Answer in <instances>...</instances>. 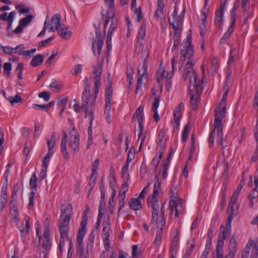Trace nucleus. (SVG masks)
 I'll use <instances>...</instances> for the list:
<instances>
[{
  "instance_id": "f257e3e1",
  "label": "nucleus",
  "mask_w": 258,
  "mask_h": 258,
  "mask_svg": "<svg viewBox=\"0 0 258 258\" xmlns=\"http://www.w3.org/2000/svg\"><path fill=\"white\" fill-rule=\"evenodd\" d=\"M161 181L158 175L155 176L154 182L153 190L152 195L148 198L147 204L152 209V223L155 224L158 229L156 233V240H160L161 238V234L163 227L165 223L164 217L165 203L161 205L160 212L158 204V198L159 193L161 191Z\"/></svg>"
},
{
  "instance_id": "f03ea898",
  "label": "nucleus",
  "mask_w": 258,
  "mask_h": 258,
  "mask_svg": "<svg viewBox=\"0 0 258 258\" xmlns=\"http://www.w3.org/2000/svg\"><path fill=\"white\" fill-rule=\"evenodd\" d=\"M191 42V34H189L186 37V41L180 46V53L182 56L179 60L178 68L180 70L182 67L184 60L186 59H187L183 69L182 78L184 81L189 80L188 87H197L198 84V82L197 81V75L193 68L194 62L192 56L194 53V49Z\"/></svg>"
},
{
  "instance_id": "7ed1b4c3",
  "label": "nucleus",
  "mask_w": 258,
  "mask_h": 258,
  "mask_svg": "<svg viewBox=\"0 0 258 258\" xmlns=\"http://www.w3.org/2000/svg\"><path fill=\"white\" fill-rule=\"evenodd\" d=\"M224 90L225 92L222 96V98L220 102L218 104L217 107L215 110V119L214 124V128L212 130L210 138L209 139V147L211 148L213 146L215 137L217 134V143L222 146L223 135V126L224 122V118L226 115V100L228 93V89L224 86Z\"/></svg>"
},
{
  "instance_id": "20e7f679",
  "label": "nucleus",
  "mask_w": 258,
  "mask_h": 258,
  "mask_svg": "<svg viewBox=\"0 0 258 258\" xmlns=\"http://www.w3.org/2000/svg\"><path fill=\"white\" fill-rule=\"evenodd\" d=\"M178 61V57L176 55H174L171 60V70L168 73H166L165 67L160 64L158 71L157 72V81L159 85L158 89L156 90L154 88L152 90V95L154 96L155 100L157 99L160 101V97L162 91V83L164 79L165 80V85L167 88V91H169L170 88L172 83V78L173 75V71L175 70V63Z\"/></svg>"
},
{
  "instance_id": "39448f33",
  "label": "nucleus",
  "mask_w": 258,
  "mask_h": 258,
  "mask_svg": "<svg viewBox=\"0 0 258 258\" xmlns=\"http://www.w3.org/2000/svg\"><path fill=\"white\" fill-rule=\"evenodd\" d=\"M185 12V8H184L182 10L181 14L179 16L176 17L177 15V11L176 9L175 8L172 14L174 20L171 21L170 18L168 19L169 24L172 26V29H173V32L174 33L173 48H176L178 45V39L181 32Z\"/></svg>"
},
{
  "instance_id": "423d86ee",
  "label": "nucleus",
  "mask_w": 258,
  "mask_h": 258,
  "mask_svg": "<svg viewBox=\"0 0 258 258\" xmlns=\"http://www.w3.org/2000/svg\"><path fill=\"white\" fill-rule=\"evenodd\" d=\"M87 224V216L86 215L83 216L77 233V254L79 258H88L89 257L88 251H84V245L83 244V238L86 234Z\"/></svg>"
},
{
  "instance_id": "0eeeda50",
  "label": "nucleus",
  "mask_w": 258,
  "mask_h": 258,
  "mask_svg": "<svg viewBox=\"0 0 258 258\" xmlns=\"http://www.w3.org/2000/svg\"><path fill=\"white\" fill-rule=\"evenodd\" d=\"M103 60L98 61L96 65L92 66V76L94 82V94L92 95V101L90 106L94 107L95 100L101 86V77L103 70Z\"/></svg>"
},
{
  "instance_id": "6e6552de",
  "label": "nucleus",
  "mask_w": 258,
  "mask_h": 258,
  "mask_svg": "<svg viewBox=\"0 0 258 258\" xmlns=\"http://www.w3.org/2000/svg\"><path fill=\"white\" fill-rule=\"evenodd\" d=\"M57 225L60 235L59 249V251L62 252L66 245V242H69L70 246V249L71 248L72 246V240L69 236L70 221L58 220Z\"/></svg>"
},
{
  "instance_id": "1a4fd4ad",
  "label": "nucleus",
  "mask_w": 258,
  "mask_h": 258,
  "mask_svg": "<svg viewBox=\"0 0 258 258\" xmlns=\"http://www.w3.org/2000/svg\"><path fill=\"white\" fill-rule=\"evenodd\" d=\"M203 89V81L202 79L198 81V86L188 87L189 94L190 96V106L194 109H196L198 106Z\"/></svg>"
},
{
  "instance_id": "9d476101",
  "label": "nucleus",
  "mask_w": 258,
  "mask_h": 258,
  "mask_svg": "<svg viewBox=\"0 0 258 258\" xmlns=\"http://www.w3.org/2000/svg\"><path fill=\"white\" fill-rule=\"evenodd\" d=\"M90 86L87 79L84 84V90L82 97V104L81 108L85 112V117H88L91 123L93 119V111L92 108L90 110L88 108V97L90 96Z\"/></svg>"
},
{
  "instance_id": "9b49d317",
  "label": "nucleus",
  "mask_w": 258,
  "mask_h": 258,
  "mask_svg": "<svg viewBox=\"0 0 258 258\" xmlns=\"http://www.w3.org/2000/svg\"><path fill=\"white\" fill-rule=\"evenodd\" d=\"M171 193L169 206L171 210L175 209V216L179 217L180 214H183L185 212L184 202L182 199L178 197L172 190H171Z\"/></svg>"
},
{
  "instance_id": "f8f14e48",
  "label": "nucleus",
  "mask_w": 258,
  "mask_h": 258,
  "mask_svg": "<svg viewBox=\"0 0 258 258\" xmlns=\"http://www.w3.org/2000/svg\"><path fill=\"white\" fill-rule=\"evenodd\" d=\"M68 149L73 154H76L80 150V137L74 127L69 133Z\"/></svg>"
},
{
  "instance_id": "ddd939ff",
  "label": "nucleus",
  "mask_w": 258,
  "mask_h": 258,
  "mask_svg": "<svg viewBox=\"0 0 258 258\" xmlns=\"http://www.w3.org/2000/svg\"><path fill=\"white\" fill-rule=\"evenodd\" d=\"M258 246L256 242L252 240H249L241 254V258H257Z\"/></svg>"
},
{
  "instance_id": "4468645a",
  "label": "nucleus",
  "mask_w": 258,
  "mask_h": 258,
  "mask_svg": "<svg viewBox=\"0 0 258 258\" xmlns=\"http://www.w3.org/2000/svg\"><path fill=\"white\" fill-rule=\"evenodd\" d=\"M184 109V104L181 102L175 108L173 111V118L170 120L171 124L173 129V132H177L179 130L180 125V119L182 115V111Z\"/></svg>"
},
{
  "instance_id": "2eb2a0df",
  "label": "nucleus",
  "mask_w": 258,
  "mask_h": 258,
  "mask_svg": "<svg viewBox=\"0 0 258 258\" xmlns=\"http://www.w3.org/2000/svg\"><path fill=\"white\" fill-rule=\"evenodd\" d=\"M221 233L219 234L217 240L216 249L218 251H223L224 241L226 237H229L231 232L230 225H226V227L221 226Z\"/></svg>"
},
{
  "instance_id": "dca6fc26",
  "label": "nucleus",
  "mask_w": 258,
  "mask_h": 258,
  "mask_svg": "<svg viewBox=\"0 0 258 258\" xmlns=\"http://www.w3.org/2000/svg\"><path fill=\"white\" fill-rule=\"evenodd\" d=\"M37 178L35 172H34L30 179L29 186L31 188V192L29 197L28 208L31 209L34 204V197L35 191L37 190Z\"/></svg>"
},
{
  "instance_id": "f3484780",
  "label": "nucleus",
  "mask_w": 258,
  "mask_h": 258,
  "mask_svg": "<svg viewBox=\"0 0 258 258\" xmlns=\"http://www.w3.org/2000/svg\"><path fill=\"white\" fill-rule=\"evenodd\" d=\"M73 215V208L71 204H67L61 206V213L58 220L70 221Z\"/></svg>"
},
{
  "instance_id": "a211bd4d",
  "label": "nucleus",
  "mask_w": 258,
  "mask_h": 258,
  "mask_svg": "<svg viewBox=\"0 0 258 258\" xmlns=\"http://www.w3.org/2000/svg\"><path fill=\"white\" fill-rule=\"evenodd\" d=\"M30 217L26 215L24 221H20L17 223L18 228L19 229L22 237L28 235L29 232L30 225L29 224Z\"/></svg>"
},
{
  "instance_id": "6ab92c4d",
  "label": "nucleus",
  "mask_w": 258,
  "mask_h": 258,
  "mask_svg": "<svg viewBox=\"0 0 258 258\" xmlns=\"http://www.w3.org/2000/svg\"><path fill=\"white\" fill-rule=\"evenodd\" d=\"M138 131L139 132L138 141H140L139 149L141 150L143 145L148 143L149 134L147 131H144V126H139Z\"/></svg>"
},
{
  "instance_id": "aec40b11",
  "label": "nucleus",
  "mask_w": 258,
  "mask_h": 258,
  "mask_svg": "<svg viewBox=\"0 0 258 258\" xmlns=\"http://www.w3.org/2000/svg\"><path fill=\"white\" fill-rule=\"evenodd\" d=\"M34 16L32 15H29L26 17L20 20L19 25L14 30V33L18 34L22 32L23 30V27L28 25L33 20Z\"/></svg>"
},
{
  "instance_id": "412c9836",
  "label": "nucleus",
  "mask_w": 258,
  "mask_h": 258,
  "mask_svg": "<svg viewBox=\"0 0 258 258\" xmlns=\"http://www.w3.org/2000/svg\"><path fill=\"white\" fill-rule=\"evenodd\" d=\"M61 20V16L58 14L52 16L51 18L50 26L48 29V32H52L58 30L60 27Z\"/></svg>"
},
{
  "instance_id": "4be33fe9",
  "label": "nucleus",
  "mask_w": 258,
  "mask_h": 258,
  "mask_svg": "<svg viewBox=\"0 0 258 258\" xmlns=\"http://www.w3.org/2000/svg\"><path fill=\"white\" fill-rule=\"evenodd\" d=\"M224 13V4H222L219 9L216 12V16L215 18L214 23L218 28H220L223 22V16Z\"/></svg>"
},
{
  "instance_id": "5701e85b",
  "label": "nucleus",
  "mask_w": 258,
  "mask_h": 258,
  "mask_svg": "<svg viewBox=\"0 0 258 258\" xmlns=\"http://www.w3.org/2000/svg\"><path fill=\"white\" fill-rule=\"evenodd\" d=\"M144 106L141 105L136 110L133 116V119L136 118L138 120L139 126H144L143 120L144 118Z\"/></svg>"
},
{
  "instance_id": "b1692460",
  "label": "nucleus",
  "mask_w": 258,
  "mask_h": 258,
  "mask_svg": "<svg viewBox=\"0 0 258 258\" xmlns=\"http://www.w3.org/2000/svg\"><path fill=\"white\" fill-rule=\"evenodd\" d=\"M254 184L255 187L252 189L248 195V199L250 201L249 206L251 208L253 206V200L258 197V191L257 190L258 187V176H254Z\"/></svg>"
},
{
  "instance_id": "393cba45",
  "label": "nucleus",
  "mask_w": 258,
  "mask_h": 258,
  "mask_svg": "<svg viewBox=\"0 0 258 258\" xmlns=\"http://www.w3.org/2000/svg\"><path fill=\"white\" fill-rule=\"evenodd\" d=\"M67 141H68V135L66 132L63 133V137L61 139L60 147L61 151L64 158L66 159H69V152L67 150Z\"/></svg>"
},
{
  "instance_id": "a878e982",
  "label": "nucleus",
  "mask_w": 258,
  "mask_h": 258,
  "mask_svg": "<svg viewBox=\"0 0 258 258\" xmlns=\"http://www.w3.org/2000/svg\"><path fill=\"white\" fill-rule=\"evenodd\" d=\"M236 252V242L234 238H231L229 241L228 246V253L225 258H234Z\"/></svg>"
},
{
  "instance_id": "bb28decb",
  "label": "nucleus",
  "mask_w": 258,
  "mask_h": 258,
  "mask_svg": "<svg viewBox=\"0 0 258 258\" xmlns=\"http://www.w3.org/2000/svg\"><path fill=\"white\" fill-rule=\"evenodd\" d=\"M164 8V2H157V8L154 13V17L157 20L163 17Z\"/></svg>"
},
{
  "instance_id": "cd10ccee",
  "label": "nucleus",
  "mask_w": 258,
  "mask_h": 258,
  "mask_svg": "<svg viewBox=\"0 0 258 258\" xmlns=\"http://www.w3.org/2000/svg\"><path fill=\"white\" fill-rule=\"evenodd\" d=\"M10 214L11 222L17 223L19 220V213L17 205H14L13 206H10Z\"/></svg>"
},
{
  "instance_id": "c85d7f7f",
  "label": "nucleus",
  "mask_w": 258,
  "mask_h": 258,
  "mask_svg": "<svg viewBox=\"0 0 258 258\" xmlns=\"http://www.w3.org/2000/svg\"><path fill=\"white\" fill-rule=\"evenodd\" d=\"M254 138L257 143L256 148L252 157L251 161L255 162L258 160V120H256V125L254 128Z\"/></svg>"
},
{
  "instance_id": "c756f323",
  "label": "nucleus",
  "mask_w": 258,
  "mask_h": 258,
  "mask_svg": "<svg viewBox=\"0 0 258 258\" xmlns=\"http://www.w3.org/2000/svg\"><path fill=\"white\" fill-rule=\"evenodd\" d=\"M130 208L135 210H140L142 208L141 201L139 199L132 198L129 202Z\"/></svg>"
},
{
  "instance_id": "7c9ffc66",
  "label": "nucleus",
  "mask_w": 258,
  "mask_h": 258,
  "mask_svg": "<svg viewBox=\"0 0 258 258\" xmlns=\"http://www.w3.org/2000/svg\"><path fill=\"white\" fill-rule=\"evenodd\" d=\"M163 153L161 150L156 154L155 157L153 159L151 162V164L154 171H155L156 170L157 167L163 157Z\"/></svg>"
},
{
  "instance_id": "2f4dec72",
  "label": "nucleus",
  "mask_w": 258,
  "mask_h": 258,
  "mask_svg": "<svg viewBox=\"0 0 258 258\" xmlns=\"http://www.w3.org/2000/svg\"><path fill=\"white\" fill-rule=\"evenodd\" d=\"M179 230L177 228H175L173 231V237L172 240V243L170 248L171 251H173L174 249L176 248L178 245V240L179 239Z\"/></svg>"
},
{
  "instance_id": "473e14b6",
  "label": "nucleus",
  "mask_w": 258,
  "mask_h": 258,
  "mask_svg": "<svg viewBox=\"0 0 258 258\" xmlns=\"http://www.w3.org/2000/svg\"><path fill=\"white\" fill-rule=\"evenodd\" d=\"M103 44V40H99V41H95L93 42L92 47L93 51L95 54L96 51L98 54L101 53Z\"/></svg>"
},
{
  "instance_id": "72a5a7b5",
  "label": "nucleus",
  "mask_w": 258,
  "mask_h": 258,
  "mask_svg": "<svg viewBox=\"0 0 258 258\" xmlns=\"http://www.w3.org/2000/svg\"><path fill=\"white\" fill-rule=\"evenodd\" d=\"M56 144V134L53 132L50 139H47V144L48 147V152L53 153L52 149L55 147Z\"/></svg>"
},
{
  "instance_id": "f704fd0d",
  "label": "nucleus",
  "mask_w": 258,
  "mask_h": 258,
  "mask_svg": "<svg viewBox=\"0 0 258 258\" xmlns=\"http://www.w3.org/2000/svg\"><path fill=\"white\" fill-rule=\"evenodd\" d=\"M111 108V101H105L104 113L106 115V120L109 123L111 121V116L110 114Z\"/></svg>"
},
{
  "instance_id": "c9c22d12",
  "label": "nucleus",
  "mask_w": 258,
  "mask_h": 258,
  "mask_svg": "<svg viewBox=\"0 0 258 258\" xmlns=\"http://www.w3.org/2000/svg\"><path fill=\"white\" fill-rule=\"evenodd\" d=\"M44 60V56L41 54H37L34 56L30 64L33 67H37L40 66Z\"/></svg>"
},
{
  "instance_id": "e433bc0d",
  "label": "nucleus",
  "mask_w": 258,
  "mask_h": 258,
  "mask_svg": "<svg viewBox=\"0 0 258 258\" xmlns=\"http://www.w3.org/2000/svg\"><path fill=\"white\" fill-rule=\"evenodd\" d=\"M114 0H104L105 4L108 6V15L111 18L114 16Z\"/></svg>"
},
{
  "instance_id": "4c0bfd02",
  "label": "nucleus",
  "mask_w": 258,
  "mask_h": 258,
  "mask_svg": "<svg viewBox=\"0 0 258 258\" xmlns=\"http://www.w3.org/2000/svg\"><path fill=\"white\" fill-rule=\"evenodd\" d=\"M159 105V101L157 99L154 101L153 104L152 111L154 112L153 118L156 122H158L160 120V117L158 112V108Z\"/></svg>"
},
{
  "instance_id": "58836bf2",
  "label": "nucleus",
  "mask_w": 258,
  "mask_h": 258,
  "mask_svg": "<svg viewBox=\"0 0 258 258\" xmlns=\"http://www.w3.org/2000/svg\"><path fill=\"white\" fill-rule=\"evenodd\" d=\"M59 36L64 39H69L72 36V32L68 28H62L58 32Z\"/></svg>"
},
{
  "instance_id": "ea45409f",
  "label": "nucleus",
  "mask_w": 258,
  "mask_h": 258,
  "mask_svg": "<svg viewBox=\"0 0 258 258\" xmlns=\"http://www.w3.org/2000/svg\"><path fill=\"white\" fill-rule=\"evenodd\" d=\"M238 195L233 193L230 200L228 204V210L231 209V212H233L234 207L238 200Z\"/></svg>"
},
{
  "instance_id": "a19ab883",
  "label": "nucleus",
  "mask_w": 258,
  "mask_h": 258,
  "mask_svg": "<svg viewBox=\"0 0 258 258\" xmlns=\"http://www.w3.org/2000/svg\"><path fill=\"white\" fill-rule=\"evenodd\" d=\"M187 244L188 246L186 248L185 253L183 258H189L195 247V243L192 240L189 241Z\"/></svg>"
},
{
  "instance_id": "79ce46f5",
  "label": "nucleus",
  "mask_w": 258,
  "mask_h": 258,
  "mask_svg": "<svg viewBox=\"0 0 258 258\" xmlns=\"http://www.w3.org/2000/svg\"><path fill=\"white\" fill-rule=\"evenodd\" d=\"M110 230V226L108 223L104 226L102 230V238L105 241L108 240L109 234V232Z\"/></svg>"
},
{
  "instance_id": "37998d69",
  "label": "nucleus",
  "mask_w": 258,
  "mask_h": 258,
  "mask_svg": "<svg viewBox=\"0 0 258 258\" xmlns=\"http://www.w3.org/2000/svg\"><path fill=\"white\" fill-rule=\"evenodd\" d=\"M146 26L145 23L143 22L138 30V39L143 40L146 34Z\"/></svg>"
},
{
  "instance_id": "c03bdc74",
  "label": "nucleus",
  "mask_w": 258,
  "mask_h": 258,
  "mask_svg": "<svg viewBox=\"0 0 258 258\" xmlns=\"http://www.w3.org/2000/svg\"><path fill=\"white\" fill-rule=\"evenodd\" d=\"M190 131V126L187 124H186L182 131L181 140L182 142H184L186 141V139L188 136L189 133Z\"/></svg>"
},
{
  "instance_id": "a18cd8bd",
  "label": "nucleus",
  "mask_w": 258,
  "mask_h": 258,
  "mask_svg": "<svg viewBox=\"0 0 258 258\" xmlns=\"http://www.w3.org/2000/svg\"><path fill=\"white\" fill-rule=\"evenodd\" d=\"M16 8L19 10V13L20 14H25L28 13L30 11V8L25 7V4L23 3H21L20 4L17 5L16 6Z\"/></svg>"
},
{
  "instance_id": "49530a36",
  "label": "nucleus",
  "mask_w": 258,
  "mask_h": 258,
  "mask_svg": "<svg viewBox=\"0 0 258 258\" xmlns=\"http://www.w3.org/2000/svg\"><path fill=\"white\" fill-rule=\"evenodd\" d=\"M49 87L51 91L57 92L60 90L61 86L57 82V81H53L50 84Z\"/></svg>"
},
{
  "instance_id": "de8ad7c7",
  "label": "nucleus",
  "mask_w": 258,
  "mask_h": 258,
  "mask_svg": "<svg viewBox=\"0 0 258 258\" xmlns=\"http://www.w3.org/2000/svg\"><path fill=\"white\" fill-rule=\"evenodd\" d=\"M117 25V23L116 20L115 19L114 20H112V23L110 26L109 29L108 30L107 36L112 37L113 31L116 29Z\"/></svg>"
},
{
  "instance_id": "09e8293b",
  "label": "nucleus",
  "mask_w": 258,
  "mask_h": 258,
  "mask_svg": "<svg viewBox=\"0 0 258 258\" xmlns=\"http://www.w3.org/2000/svg\"><path fill=\"white\" fill-rule=\"evenodd\" d=\"M165 136L166 134L165 132L162 130H160L159 131L158 135V139L159 141V144L161 146H163L164 145L166 140Z\"/></svg>"
},
{
  "instance_id": "8fccbe9b",
  "label": "nucleus",
  "mask_w": 258,
  "mask_h": 258,
  "mask_svg": "<svg viewBox=\"0 0 258 258\" xmlns=\"http://www.w3.org/2000/svg\"><path fill=\"white\" fill-rule=\"evenodd\" d=\"M69 107L72 108L75 111L79 112L80 110L81 107L76 100H74L72 102L69 103Z\"/></svg>"
},
{
  "instance_id": "3c124183",
  "label": "nucleus",
  "mask_w": 258,
  "mask_h": 258,
  "mask_svg": "<svg viewBox=\"0 0 258 258\" xmlns=\"http://www.w3.org/2000/svg\"><path fill=\"white\" fill-rule=\"evenodd\" d=\"M8 100L12 105H14L16 103L20 102L22 101V98L20 96L16 95L14 97H10Z\"/></svg>"
},
{
  "instance_id": "603ef678",
  "label": "nucleus",
  "mask_w": 258,
  "mask_h": 258,
  "mask_svg": "<svg viewBox=\"0 0 258 258\" xmlns=\"http://www.w3.org/2000/svg\"><path fill=\"white\" fill-rule=\"evenodd\" d=\"M32 147V144L31 142H27L24 146V148L23 150L24 155L26 157L28 155L31 148Z\"/></svg>"
},
{
  "instance_id": "864d4df0",
  "label": "nucleus",
  "mask_w": 258,
  "mask_h": 258,
  "mask_svg": "<svg viewBox=\"0 0 258 258\" xmlns=\"http://www.w3.org/2000/svg\"><path fill=\"white\" fill-rule=\"evenodd\" d=\"M82 70V66L80 64H76L74 66L73 69L71 71V74L73 76H76Z\"/></svg>"
},
{
  "instance_id": "5fc2aeb1",
  "label": "nucleus",
  "mask_w": 258,
  "mask_h": 258,
  "mask_svg": "<svg viewBox=\"0 0 258 258\" xmlns=\"http://www.w3.org/2000/svg\"><path fill=\"white\" fill-rule=\"evenodd\" d=\"M12 68V64L10 62H5L4 64V70L6 73L8 77H9L11 75Z\"/></svg>"
},
{
  "instance_id": "6e6d98bb",
  "label": "nucleus",
  "mask_w": 258,
  "mask_h": 258,
  "mask_svg": "<svg viewBox=\"0 0 258 258\" xmlns=\"http://www.w3.org/2000/svg\"><path fill=\"white\" fill-rule=\"evenodd\" d=\"M143 74H140V76L138 79V82L137 84V87L136 90V94H137L138 92L141 89L142 84H143Z\"/></svg>"
},
{
  "instance_id": "4d7b16f0",
  "label": "nucleus",
  "mask_w": 258,
  "mask_h": 258,
  "mask_svg": "<svg viewBox=\"0 0 258 258\" xmlns=\"http://www.w3.org/2000/svg\"><path fill=\"white\" fill-rule=\"evenodd\" d=\"M128 180V178H126L124 182L121 184V188L119 191L120 192L126 194V192L127 191L128 189V185L127 184Z\"/></svg>"
},
{
  "instance_id": "13d9d810",
  "label": "nucleus",
  "mask_w": 258,
  "mask_h": 258,
  "mask_svg": "<svg viewBox=\"0 0 258 258\" xmlns=\"http://www.w3.org/2000/svg\"><path fill=\"white\" fill-rule=\"evenodd\" d=\"M236 19V13L235 12V10L234 8H233L230 12V24H231L232 26H234L235 21Z\"/></svg>"
},
{
  "instance_id": "bf43d9fd",
  "label": "nucleus",
  "mask_w": 258,
  "mask_h": 258,
  "mask_svg": "<svg viewBox=\"0 0 258 258\" xmlns=\"http://www.w3.org/2000/svg\"><path fill=\"white\" fill-rule=\"evenodd\" d=\"M7 189H8V182L7 179H6V182H5L3 185L2 187L1 194L0 197H3L5 198H7Z\"/></svg>"
},
{
  "instance_id": "052dcab7",
  "label": "nucleus",
  "mask_w": 258,
  "mask_h": 258,
  "mask_svg": "<svg viewBox=\"0 0 258 258\" xmlns=\"http://www.w3.org/2000/svg\"><path fill=\"white\" fill-rule=\"evenodd\" d=\"M112 91L111 87L106 88L105 91V101H111Z\"/></svg>"
},
{
  "instance_id": "680f3d73",
  "label": "nucleus",
  "mask_w": 258,
  "mask_h": 258,
  "mask_svg": "<svg viewBox=\"0 0 258 258\" xmlns=\"http://www.w3.org/2000/svg\"><path fill=\"white\" fill-rule=\"evenodd\" d=\"M36 48H33L31 50H24L22 52L19 53V55H22L25 56H31L36 52Z\"/></svg>"
},
{
  "instance_id": "e2e57ef3",
  "label": "nucleus",
  "mask_w": 258,
  "mask_h": 258,
  "mask_svg": "<svg viewBox=\"0 0 258 258\" xmlns=\"http://www.w3.org/2000/svg\"><path fill=\"white\" fill-rule=\"evenodd\" d=\"M55 37L54 36H52L49 38L42 41L40 42L38 44V46L39 47H44L46 46L48 43H50L52 41H53Z\"/></svg>"
},
{
  "instance_id": "0e129e2a",
  "label": "nucleus",
  "mask_w": 258,
  "mask_h": 258,
  "mask_svg": "<svg viewBox=\"0 0 258 258\" xmlns=\"http://www.w3.org/2000/svg\"><path fill=\"white\" fill-rule=\"evenodd\" d=\"M133 68L131 67H127L126 70L127 78L130 84H131L132 80H133Z\"/></svg>"
},
{
  "instance_id": "69168bd1",
  "label": "nucleus",
  "mask_w": 258,
  "mask_h": 258,
  "mask_svg": "<svg viewBox=\"0 0 258 258\" xmlns=\"http://www.w3.org/2000/svg\"><path fill=\"white\" fill-rule=\"evenodd\" d=\"M209 7L207 4V0H205L204 6L201 10V17H207L209 11Z\"/></svg>"
},
{
  "instance_id": "338daca9",
  "label": "nucleus",
  "mask_w": 258,
  "mask_h": 258,
  "mask_svg": "<svg viewBox=\"0 0 258 258\" xmlns=\"http://www.w3.org/2000/svg\"><path fill=\"white\" fill-rule=\"evenodd\" d=\"M50 239H43L42 247L45 250L49 249L51 247Z\"/></svg>"
},
{
  "instance_id": "774afa93",
  "label": "nucleus",
  "mask_w": 258,
  "mask_h": 258,
  "mask_svg": "<svg viewBox=\"0 0 258 258\" xmlns=\"http://www.w3.org/2000/svg\"><path fill=\"white\" fill-rule=\"evenodd\" d=\"M38 97L43 98L47 102L50 99V94L48 92L43 91L39 93Z\"/></svg>"
}]
</instances>
